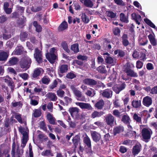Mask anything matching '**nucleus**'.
Segmentation results:
<instances>
[{"mask_svg":"<svg viewBox=\"0 0 157 157\" xmlns=\"http://www.w3.org/2000/svg\"><path fill=\"white\" fill-rule=\"evenodd\" d=\"M32 61L29 57H25L21 59L19 62V65L21 68L25 71L28 70L30 67Z\"/></svg>","mask_w":157,"mask_h":157,"instance_id":"1","label":"nucleus"},{"mask_svg":"<svg viewBox=\"0 0 157 157\" xmlns=\"http://www.w3.org/2000/svg\"><path fill=\"white\" fill-rule=\"evenodd\" d=\"M33 57L38 63L39 64L42 63L43 58V52L37 48L35 49Z\"/></svg>","mask_w":157,"mask_h":157,"instance_id":"2","label":"nucleus"},{"mask_svg":"<svg viewBox=\"0 0 157 157\" xmlns=\"http://www.w3.org/2000/svg\"><path fill=\"white\" fill-rule=\"evenodd\" d=\"M132 65L129 63H127L125 66L124 71L128 76L132 77H137L138 76V75L132 69Z\"/></svg>","mask_w":157,"mask_h":157,"instance_id":"3","label":"nucleus"},{"mask_svg":"<svg viewBox=\"0 0 157 157\" xmlns=\"http://www.w3.org/2000/svg\"><path fill=\"white\" fill-rule=\"evenodd\" d=\"M152 132L150 129L144 128L142 130L141 135L143 140L146 142H148L151 138Z\"/></svg>","mask_w":157,"mask_h":157,"instance_id":"4","label":"nucleus"},{"mask_svg":"<svg viewBox=\"0 0 157 157\" xmlns=\"http://www.w3.org/2000/svg\"><path fill=\"white\" fill-rule=\"evenodd\" d=\"M126 86V85L125 82H121L118 84L113 86L112 89L117 94H118L121 91L124 90Z\"/></svg>","mask_w":157,"mask_h":157,"instance_id":"5","label":"nucleus"},{"mask_svg":"<svg viewBox=\"0 0 157 157\" xmlns=\"http://www.w3.org/2000/svg\"><path fill=\"white\" fill-rule=\"evenodd\" d=\"M104 121L107 125L112 127L114 125V122H116V120L114 117L110 113H109L105 117Z\"/></svg>","mask_w":157,"mask_h":157,"instance_id":"6","label":"nucleus"},{"mask_svg":"<svg viewBox=\"0 0 157 157\" xmlns=\"http://www.w3.org/2000/svg\"><path fill=\"white\" fill-rule=\"evenodd\" d=\"M70 88L75 95L78 97L77 99L79 101H83V100L81 98L82 96V92L76 88L74 85H71Z\"/></svg>","mask_w":157,"mask_h":157,"instance_id":"7","label":"nucleus"},{"mask_svg":"<svg viewBox=\"0 0 157 157\" xmlns=\"http://www.w3.org/2000/svg\"><path fill=\"white\" fill-rule=\"evenodd\" d=\"M79 109L77 107H72L69 109L68 111L72 117L76 118L79 115Z\"/></svg>","mask_w":157,"mask_h":157,"instance_id":"8","label":"nucleus"},{"mask_svg":"<svg viewBox=\"0 0 157 157\" xmlns=\"http://www.w3.org/2000/svg\"><path fill=\"white\" fill-rule=\"evenodd\" d=\"M68 69V67L67 64H63L59 66L58 72L59 76L60 77L62 76V75L60 74H63L67 72Z\"/></svg>","mask_w":157,"mask_h":157,"instance_id":"9","label":"nucleus"},{"mask_svg":"<svg viewBox=\"0 0 157 157\" xmlns=\"http://www.w3.org/2000/svg\"><path fill=\"white\" fill-rule=\"evenodd\" d=\"M152 100L151 98L148 96L144 97L143 99V105L147 107H149L152 104Z\"/></svg>","mask_w":157,"mask_h":157,"instance_id":"10","label":"nucleus"},{"mask_svg":"<svg viewBox=\"0 0 157 157\" xmlns=\"http://www.w3.org/2000/svg\"><path fill=\"white\" fill-rule=\"evenodd\" d=\"M90 133L92 138L95 142L97 143L100 140L101 136L98 132L95 131H91Z\"/></svg>","mask_w":157,"mask_h":157,"instance_id":"11","label":"nucleus"},{"mask_svg":"<svg viewBox=\"0 0 157 157\" xmlns=\"http://www.w3.org/2000/svg\"><path fill=\"white\" fill-rule=\"evenodd\" d=\"M101 94L103 98L109 99L112 97L113 91L110 89H107L102 91Z\"/></svg>","mask_w":157,"mask_h":157,"instance_id":"12","label":"nucleus"},{"mask_svg":"<svg viewBox=\"0 0 157 157\" xmlns=\"http://www.w3.org/2000/svg\"><path fill=\"white\" fill-rule=\"evenodd\" d=\"M83 82L85 84L93 87L97 84V82L95 80L90 78H85L83 80Z\"/></svg>","mask_w":157,"mask_h":157,"instance_id":"13","label":"nucleus"},{"mask_svg":"<svg viewBox=\"0 0 157 157\" xmlns=\"http://www.w3.org/2000/svg\"><path fill=\"white\" fill-rule=\"evenodd\" d=\"M102 55L103 56L105 61L106 63L111 64L113 63V59L110 56V54L108 52L104 53Z\"/></svg>","mask_w":157,"mask_h":157,"instance_id":"14","label":"nucleus"},{"mask_svg":"<svg viewBox=\"0 0 157 157\" xmlns=\"http://www.w3.org/2000/svg\"><path fill=\"white\" fill-rule=\"evenodd\" d=\"M80 136L79 135H76L72 139V142L74 149H76L78 144L80 143Z\"/></svg>","mask_w":157,"mask_h":157,"instance_id":"15","label":"nucleus"},{"mask_svg":"<svg viewBox=\"0 0 157 157\" xmlns=\"http://www.w3.org/2000/svg\"><path fill=\"white\" fill-rule=\"evenodd\" d=\"M30 104L31 105L36 106L39 103V98L38 96H30Z\"/></svg>","mask_w":157,"mask_h":157,"instance_id":"16","label":"nucleus"},{"mask_svg":"<svg viewBox=\"0 0 157 157\" xmlns=\"http://www.w3.org/2000/svg\"><path fill=\"white\" fill-rule=\"evenodd\" d=\"M43 70L41 68H37L34 70L32 74V77L33 78H38L41 74V71Z\"/></svg>","mask_w":157,"mask_h":157,"instance_id":"17","label":"nucleus"},{"mask_svg":"<svg viewBox=\"0 0 157 157\" xmlns=\"http://www.w3.org/2000/svg\"><path fill=\"white\" fill-rule=\"evenodd\" d=\"M68 28V24L66 21H63L59 25L58 28L59 32H62L67 29Z\"/></svg>","mask_w":157,"mask_h":157,"instance_id":"18","label":"nucleus"},{"mask_svg":"<svg viewBox=\"0 0 157 157\" xmlns=\"http://www.w3.org/2000/svg\"><path fill=\"white\" fill-rule=\"evenodd\" d=\"M121 121L125 124H129L131 122L130 117L126 113L122 116Z\"/></svg>","mask_w":157,"mask_h":157,"instance_id":"19","label":"nucleus"},{"mask_svg":"<svg viewBox=\"0 0 157 157\" xmlns=\"http://www.w3.org/2000/svg\"><path fill=\"white\" fill-rule=\"evenodd\" d=\"M24 52V48L22 45L17 46L13 53L14 55H20L22 54Z\"/></svg>","mask_w":157,"mask_h":157,"instance_id":"20","label":"nucleus"},{"mask_svg":"<svg viewBox=\"0 0 157 157\" xmlns=\"http://www.w3.org/2000/svg\"><path fill=\"white\" fill-rule=\"evenodd\" d=\"M131 17L132 19L135 21L136 24L138 25L140 24V21L141 20V18L140 15L136 14V13H133L132 14Z\"/></svg>","mask_w":157,"mask_h":157,"instance_id":"21","label":"nucleus"},{"mask_svg":"<svg viewBox=\"0 0 157 157\" xmlns=\"http://www.w3.org/2000/svg\"><path fill=\"white\" fill-rule=\"evenodd\" d=\"M9 4L8 2H5L4 3L3 9L5 13L7 14H10L12 11V8H9Z\"/></svg>","mask_w":157,"mask_h":157,"instance_id":"22","label":"nucleus"},{"mask_svg":"<svg viewBox=\"0 0 157 157\" xmlns=\"http://www.w3.org/2000/svg\"><path fill=\"white\" fill-rule=\"evenodd\" d=\"M9 56V53L6 52H0V61H6L7 60Z\"/></svg>","mask_w":157,"mask_h":157,"instance_id":"23","label":"nucleus"},{"mask_svg":"<svg viewBox=\"0 0 157 157\" xmlns=\"http://www.w3.org/2000/svg\"><path fill=\"white\" fill-rule=\"evenodd\" d=\"M83 142L86 144L88 149L90 150L91 149V141L89 137L87 135H86V136L84 137Z\"/></svg>","mask_w":157,"mask_h":157,"instance_id":"24","label":"nucleus"},{"mask_svg":"<svg viewBox=\"0 0 157 157\" xmlns=\"http://www.w3.org/2000/svg\"><path fill=\"white\" fill-rule=\"evenodd\" d=\"M20 40L22 42L25 41L28 39V33L27 32L21 31L19 35Z\"/></svg>","mask_w":157,"mask_h":157,"instance_id":"25","label":"nucleus"},{"mask_svg":"<svg viewBox=\"0 0 157 157\" xmlns=\"http://www.w3.org/2000/svg\"><path fill=\"white\" fill-rule=\"evenodd\" d=\"M82 109H86L88 110L92 109L90 104L83 102H78V105Z\"/></svg>","mask_w":157,"mask_h":157,"instance_id":"26","label":"nucleus"},{"mask_svg":"<svg viewBox=\"0 0 157 157\" xmlns=\"http://www.w3.org/2000/svg\"><path fill=\"white\" fill-rule=\"evenodd\" d=\"M122 40V44L123 45L126 47L129 45V43L128 40V37L127 34H123L121 37Z\"/></svg>","mask_w":157,"mask_h":157,"instance_id":"27","label":"nucleus"},{"mask_svg":"<svg viewBox=\"0 0 157 157\" xmlns=\"http://www.w3.org/2000/svg\"><path fill=\"white\" fill-rule=\"evenodd\" d=\"M104 105V102L102 99L98 100L94 105V106L98 109H103Z\"/></svg>","mask_w":157,"mask_h":157,"instance_id":"28","label":"nucleus"},{"mask_svg":"<svg viewBox=\"0 0 157 157\" xmlns=\"http://www.w3.org/2000/svg\"><path fill=\"white\" fill-rule=\"evenodd\" d=\"M140 151V146L138 144L135 145L133 147L132 150V154L134 156L137 155Z\"/></svg>","mask_w":157,"mask_h":157,"instance_id":"29","label":"nucleus"},{"mask_svg":"<svg viewBox=\"0 0 157 157\" xmlns=\"http://www.w3.org/2000/svg\"><path fill=\"white\" fill-rule=\"evenodd\" d=\"M47 118L50 124L53 125L56 124L55 118L53 117L52 115L49 113L47 115Z\"/></svg>","mask_w":157,"mask_h":157,"instance_id":"30","label":"nucleus"},{"mask_svg":"<svg viewBox=\"0 0 157 157\" xmlns=\"http://www.w3.org/2000/svg\"><path fill=\"white\" fill-rule=\"evenodd\" d=\"M124 128L123 126L119 125L116 126L113 129V134L114 135L119 133L121 131H123Z\"/></svg>","mask_w":157,"mask_h":157,"instance_id":"31","label":"nucleus"},{"mask_svg":"<svg viewBox=\"0 0 157 157\" xmlns=\"http://www.w3.org/2000/svg\"><path fill=\"white\" fill-rule=\"evenodd\" d=\"M18 61V58L15 57H13L10 59L8 63L10 66H13L16 65Z\"/></svg>","mask_w":157,"mask_h":157,"instance_id":"32","label":"nucleus"},{"mask_svg":"<svg viewBox=\"0 0 157 157\" xmlns=\"http://www.w3.org/2000/svg\"><path fill=\"white\" fill-rule=\"evenodd\" d=\"M147 50L144 49H142V51L140 52V56L139 58L142 61H144L147 59L145 53Z\"/></svg>","mask_w":157,"mask_h":157,"instance_id":"33","label":"nucleus"},{"mask_svg":"<svg viewBox=\"0 0 157 157\" xmlns=\"http://www.w3.org/2000/svg\"><path fill=\"white\" fill-rule=\"evenodd\" d=\"M47 95L48 98L52 101H56L57 100V98L56 94L54 93H48L47 94Z\"/></svg>","mask_w":157,"mask_h":157,"instance_id":"34","label":"nucleus"},{"mask_svg":"<svg viewBox=\"0 0 157 157\" xmlns=\"http://www.w3.org/2000/svg\"><path fill=\"white\" fill-rule=\"evenodd\" d=\"M132 105L134 108L136 109L140 108L141 106V101L134 100L132 102Z\"/></svg>","mask_w":157,"mask_h":157,"instance_id":"35","label":"nucleus"},{"mask_svg":"<svg viewBox=\"0 0 157 157\" xmlns=\"http://www.w3.org/2000/svg\"><path fill=\"white\" fill-rule=\"evenodd\" d=\"M71 49L72 51H73L74 53H77L79 51L78 44L76 43L72 45L71 46Z\"/></svg>","mask_w":157,"mask_h":157,"instance_id":"36","label":"nucleus"},{"mask_svg":"<svg viewBox=\"0 0 157 157\" xmlns=\"http://www.w3.org/2000/svg\"><path fill=\"white\" fill-rule=\"evenodd\" d=\"M104 113L103 111L99 112L96 111H94L91 114V118H94L95 117H100Z\"/></svg>","mask_w":157,"mask_h":157,"instance_id":"37","label":"nucleus"},{"mask_svg":"<svg viewBox=\"0 0 157 157\" xmlns=\"http://www.w3.org/2000/svg\"><path fill=\"white\" fill-rule=\"evenodd\" d=\"M148 37L152 45L153 46H156L157 44V42L155 39L153 35L150 34L148 36Z\"/></svg>","mask_w":157,"mask_h":157,"instance_id":"38","label":"nucleus"},{"mask_svg":"<svg viewBox=\"0 0 157 157\" xmlns=\"http://www.w3.org/2000/svg\"><path fill=\"white\" fill-rule=\"evenodd\" d=\"M33 25L36 28V31L38 33H40L42 31V27L41 26L38 24L37 21H34L33 23Z\"/></svg>","mask_w":157,"mask_h":157,"instance_id":"39","label":"nucleus"},{"mask_svg":"<svg viewBox=\"0 0 157 157\" xmlns=\"http://www.w3.org/2000/svg\"><path fill=\"white\" fill-rule=\"evenodd\" d=\"M61 45L63 50L67 53H69L70 51L68 48V45L66 42L65 41H63L61 43Z\"/></svg>","mask_w":157,"mask_h":157,"instance_id":"40","label":"nucleus"},{"mask_svg":"<svg viewBox=\"0 0 157 157\" xmlns=\"http://www.w3.org/2000/svg\"><path fill=\"white\" fill-rule=\"evenodd\" d=\"M97 70L101 74H106L107 72L105 67L104 65H101L99 66L97 68Z\"/></svg>","mask_w":157,"mask_h":157,"instance_id":"41","label":"nucleus"},{"mask_svg":"<svg viewBox=\"0 0 157 157\" xmlns=\"http://www.w3.org/2000/svg\"><path fill=\"white\" fill-rule=\"evenodd\" d=\"M42 155L47 157L52 156L53 155L51 150H46L42 152Z\"/></svg>","mask_w":157,"mask_h":157,"instance_id":"42","label":"nucleus"},{"mask_svg":"<svg viewBox=\"0 0 157 157\" xmlns=\"http://www.w3.org/2000/svg\"><path fill=\"white\" fill-rule=\"evenodd\" d=\"M144 21L147 25L151 27L156 29L157 31V27L155 26V25L149 19L147 18H144Z\"/></svg>","mask_w":157,"mask_h":157,"instance_id":"43","label":"nucleus"},{"mask_svg":"<svg viewBox=\"0 0 157 157\" xmlns=\"http://www.w3.org/2000/svg\"><path fill=\"white\" fill-rule=\"evenodd\" d=\"M84 5L86 7L92 8L94 4L91 0H84Z\"/></svg>","mask_w":157,"mask_h":157,"instance_id":"44","label":"nucleus"},{"mask_svg":"<svg viewBox=\"0 0 157 157\" xmlns=\"http://www.w3.org/2000/svg\"><path fill=\"white\" fill-rule=\"evenodd\" d=\"M133 119L138 123L142 124L141 118L136 113H135L133 117Z\"/></svg>","mask_w":157,"mask_h":157,"instance_id":"45","label":"nucleus"},{"mask_svg":"<svg viewBox=\"0 0 157 157\" xmlns=\"http://www.w3.org/2000/svg\"><path fill=\"white\" fill-rule=\"evenodd\" d=\"M82 21L85 24H87L89 22L88 17L85 13H82L81 17Z\"/></svg>","mask_w":157,"mask_h":157,"instance_id":"46","label":"nucleus"},{"mask_svg":"<svg viewBox=\"0 0 157 157\" xmlns=\"http://www.w3.org/2000/svg\"><path fill=\"white\" fill-rule=\"evenodd\" d=\"M14 113V117L21 124L23 123L22 119L21 117V115L19 113H17L15 112Z\"/></svg>","mask_w":157,"mask_h":157,"instance_id":"47","label":"nucleus"},{"mask_svg":"<svg viewBox=\"0 0 157 157\" xmlns=\"http://www.w3.org/2000/svg\"><path fill=\"white\" fill-rule=\"evenodd\" d=\"M41 114V110L39 109H35L33 114L34 117L37 118L40 117Z\"/></svg>","mask_w":157,"mask_h":157,"instance_id":"48","label":"nucleus"},{"mask_svg":"<svg viewBox=\"0 0 157 157\" xmlns=\"http://www.w3.org/2000/svg\"><path fill=\"white\" fill-rule=\"evenodd\" d=\"M41 80L43 83L46 85L48 84L50 82L49 78L46 76H44Z\"/></svg>","mask_w":157,"mask_h":157,"instance_id":"49","label":"nucleus"},{"mask_svg":"<svg viewBox=\"0 0 157 157\" xmlns=\"http://www.w3.org/2000/svg\"><path fill=\"white\" fill-rule=\"evenodd\" d=\"M11 104L13 107H15L18 106L20 109L21 108L23 105L21 101L12 102Z\"/></svg>","mask_w":157,"mask_h":157,"instance_id":"50","label":"nucleus"},{"mask_svg":"<svg viewBox=\"0 0 157 157\" xmlns=\"http://www.w3.org/2000/svg\"><path fill=\"white\" fill-rule=\"evenodd\" d=\"M106 14L107 16L111 18H114L116 16V14L110 11H107Z\"/></svg>","mask_w":157,"mask_h":157,"instance_id":"51","label":"nucleus"},{"mask_svg":"<svg viewBox=\"0 0 157 157\" xmlns=\"http://www.w3.org/2000/svg\"><path fill=\"white\" fill-rule=\"evenodd\" d=\"M15 146H16L15 142V140H14L13 141V144L12 145V148L11 153L12 157H15Z\"/></svg>","mask_w":157,"mask_h":157,"instance_id":"52","label":"nucleus"},{"mask_svg":"<svg viewBox=\"0 0 157 157\" xmlns=\"http://www.w3.org/2000/svg\"><path fill=\"white\" fill-rule=\"evenodd\" d=\"M120 20L121 21L126 23H128V21L127 18L125 16L124 14L123 13H121L120 14Z\"/></svg>","mask_w":157,"mask_h":157,"instance_id":"53","label":"nucleus"},{"mask_svg":"<svg viewBox=\"0 0 157 157\" xmlns=\"http://www.w3.org/2000/svg\"><path fill=\"white\" fill-rule=\"evenodd\" d=\"M17 10L21 15L24 13L25 8L20 6H17L16 7Z\"/></svg>","mask_w":157,"mask_h":157,"instance_id":"54","label":"nucleus"},{"mask_svg":"<svg viewBox=\"0 0 157 157\" xmlns=\"http://www.w3.org/2000/svg\"><path fill=\"white\" fill-rule=\"evenodd\" d=\"M23 149H20L17 148L16 151L17 157H21L24 153Z\"/></svg>","mask_w":157,"mask_h":157,"instance_id":"55","label":"nucleus"},{"mask_svg":"<svg viewBox=\"0 0 157 157\" xmlns=\"http://www.w3.org/2000/svg\"><path fill=\"white\" fill-rule=\"evenodd\" d=\"M40 127L44 131L46 132L47 130L45 122L43 121H41L40 124Z\"/></svg>","mask_w":157,"mask_h":157,"instance_id":"56","label":"nucleus"},{"mask_svg":"<svg viewBox=\"0 0 157 157\" xmlns=\"http://www.w3.org/2000/svg\"><path fill=\"white\" fill-rule=\"evenodd\" d=\"M121 113L117 109L114 110L113 111V114L117 117L121 118L122 116Z\"/></svg>","mask_w":157,"mask_h":157,"instance_id":"57","label":"nucleus"},{"mask_svg":"<svg viewBox=\"0 0 157 157\" xmlns=\"http://www.w3.org/2000/svg\"><path fill=\"white\" fill-rule=\"evenodd\" d=\"M29 135L28 134H26V133L24 134L23 136V138L22 140V143L27 144L28 140Z\"/></svg>","mask_w":157,"mask_h":157,"instance_id":"58","label":"nucleus"},{"mask_svg":"<svg viewBox=\"0 0 157 157\" xmlns=\"http://www.w3.org/2000/svg\"><path fill=\"white\" fill-rule=\"evenodd\" d=\"M4 80L5 82L8 84V85L9 86L11 87H12L13 84V82L11 78H10L9 79H5Z\"/></svg>","mask_w":157,"mask_h":157,"instance_id":"59","label":"nucleus"},{"mask_svg":"<svg viewBox=\"0 0 157 157\" xmlns=\"http://www.w3.org/2000/svg\"><path fill=\"white\" fill-rule=\"evenodd\" d=\"M142 116H144V118L147 119L150 117V114L148 113V111L146 110H144L142 112Z\"/></svg>","mask_w":157,"mask_h":157,"instance_id":"60","label":"nucleus"},{"mask_svg":"<svg viewBox=\"0 0 157 157\" xmlns=\"http://www.w3.org/2000/svg\"><path fill=\"white\" fill-rule=\"evenodd\" d=\"M114 2L118 5L123 6H125V4L122 0H114Z\"/></svg>","mask_w":157,"mask_h":157,"instance_id":"61","label":"nucleus"},{"mask_svg":"<svg viewBox=\"0 0 157 157\" xmlns=\"http://www.w3.org/2000/svg\"><path fill=\"white\" fill-rule=\"evenodd\" d=\"M19 76L25 80H27L29 77L28 74L26 73L20 74L19 75Z\"/></svg>","mask_w":157,"mask_h":157,"instance_id":"62","label":"nucleus"},{"mask_svg":"<svg viewBox=\"0 0 157 157\" xmlns=\"http://www.w3.org/2000/svg\"><path fill=\"white\" fill-rule=\"evenodd\" d=\"M76 75L72 72L68 73L66 75V77L69 79H72L76 77Z\"/></svg>","mask_w":157,"mask_h":157,"instance_id":"63","label":"nucleus"},{"mask_svg":"<svg viewBox=\"0 0 157 157\" xmlns=\"http://www.w3.org/2000/svg\"><path fill=\"white\" fill-rule=\"evenodd\" d=\"M56 93L57 95L61 98L63 97L65 94V92L64 91L59 89L57 90Z\"/></svg>","mask_w":157,"mask_h":157,"instance_id":"64","label":"nucleus"}]
</instances>
